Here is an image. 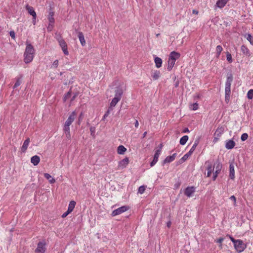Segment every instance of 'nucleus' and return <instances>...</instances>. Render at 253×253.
<instances>
[{
  "mask_svg": "<svg viewBox=\"0 0 253 253\" xmlns=\"http://www.w3.org/2000/svg\"><path fill=\"white\" fill-rule=\"evenodd\" d=\"M35 54V49L33 45L30 43L26 44V47L24 52V61L26 63H29L33 59Z\"/></svg>",
  "mask_w": 253,
  "mask_h": 253,
  "instance_id": "nucleus-1",
  "label": "nucleus"
},
{
  "mask_svg": "<svg viewBox=\"0 0 253 253\" xmlns=\"http://www.w3.org/2000/svg\"><path fill=\"white\" fill-rule=\"evenodd\" d=\"M233 80V75L231 73L229 72L227 74L226 81L225 82V101H228L229 100L231 94V85Z\"/></svg>",
  "mask_w": 253,
  "mask_h": 253,
  "instance_id": "nucleus-2",
  "label": "nucleus"
},
{
  "mask_svg": "<svg viewBox=\"0 0 253 253\" xmlns=\"http://www.w3.org/2000/svg\"><path fill=\"white\" fill-rule=\"evenodd\" d=\"M115 97L112 99L109 107L110 109L111 108L113 110V107H114L118 102L121 100L123 94V90L121 87H117L115 89Z\"/></svg>",
  "mask_w": 253,
  "mask_h": 253,
  "instance_id": "nucleus-3",
  "label": "nucleus"
},
{
  "mask_svg": "<svg viewBox=\"0 0 253 253\" xmlns=\"http://www.w3.org/2000/svg\"><path fill=\"white\" fill-rule=\"evenodd\" d=\"M227 237H228L231 241L233 242L234 244V248L237 252L241 253L243 252L244 250L246 249V245L242 240H236L229 235H227Z\"/></svg>",
  "mask_w": 253,
  "mask_h": 253,
  "instance_id": "nucleus-4",
  "label": "nucleus"
},
{
  "mask_svg": "<svg viewBox=\"0 0 253 253\" xmlns=\"http://www.w3.org/2000/svg\"><path fill=\"white\" fill-rule=\"evenodd\" d=\"M46 243L45 241L39 242L35 252V253H44L46 251Z\"/></svg>",
  "mask_w": 253,
  "mask_h": 253,
  "instance_id": "nucleus-5",
  "label": "nucleus"
},
{
  "mask_svg": "<svg viewBox=\"0 0 253 253\" xmlns=\"http://www.w3.org/2000/svg\"><path fill=\"white\" fill-rule=\"evenodd\" d=\"M198 144V141H195L194 144L191 148L190 150L188 152H187L186 154H185L181 159L180 160L182 162H185L189 156H190L193 153L194 150H195L196 147L197 146Z\"/></svg>",
  "mask_w": 253,
  "mask_h": 253,
  "instance_id": "nucleus-6",
  "label": "nucleus"
},
{
  "mask_svg": "<svg viewBox=\"0 0 253 253\" xmlns=\"http://www.w3.org/2000/svg\"><path fill=\"white\" fill-rule=\"evenodd\" d=\"M215 165V171L214 172H213V175L212 176V179L214 181L216 179L218 174L220 172L222 169V164L219 162V161H217Z\"/></svg>",
  "mask_w": 253,
  "mask_h": 253,
  "instance_id": "nucleus-7",
  "label": "nucleus"
},
{
  "mask_svg": "<svg viewBox=\"0 0 253 253\" xmlns=\"http://www.w3.org/2000/svg\"><path fill=\"white\" fill-rule=\"evenodd\" d=\"M128 209L127 206H124L118 208L116 210H114L112 211V215L114 216L119 214H120L126 211Z\"/></svg>",
  "mask_w": 253,
  "mask_h": 253,
  "instance_id": "nucleus-8",
  "label": "nucleus"
},
{
  "mask_svg": "<svg viewBox=\"0 0 253 253\" xmlns=\"http://www.w3.org/2000/svg\"><path fill=\"white\" fill-rule=\"evenodd\" d=\"M58 42L64 54L68 55L69 52L68 51L67 45L65 41L63 39H60L58 40Z\"/></svg>",
  "mask_w": 253,
  "mask_h": 253,
  "instance_id": "nucleus-9",
  "label": "nucleus"
},
{
  "mask_svg": "<svg viewBox=\"0 0 253 253\" xmlns=\"http://www.w3.org/2000/svg\"><path fill=\"white\" fill-rule=\"evenodd\" d=\"M195 192V188L194 186L187 187L184 190V193L188 197H191Z\"/></svg>",
  "mask_w": 253,
  "mask_h": 253,
  "instance_id": "nucleus-10",
  "label": "nucleus"
},
{
  "mask_svg": "<svg viewBox=\"0 0 253 253\" xmlns=\"http://www.w3.org/2000/svg\"><path fill=\"white\" fill-rule=\"evenodd\" d=\"M76 116L77 113L76 111L72 112L71 114L69 115L67 120L66 121L65 124L70 126L72 124V123L74 121Z\"/></svg>",
  "mask_w": 253,
  "mask_h": 253,
  "instance_id": "nucleus-11",
  "label": "nucleus"
},
{
  "mask_svg": "<svg viewBox=\"0 0 253 253\" xmlns=\"http://www.w3.org/2000/svg\"><path fill=\"white\" fill-rule=\"evenodd\" d=\"M206 165H207V177H210L211 175V173L213 171L214 167L212 166V164L209 161H207L205 163Z\"/></svg>",
  "mask_w": 253,
  "mask_h": 253,
  "instance_id": "nucleus-12",
  "label": "nucleus"
},
{
  "mask_svg": "<svg viewBox=\"0 0 253 253\" xmlns=\"http://www.w3.org/2000/svg\"><path fill=\"white\" fill-rule=\"evenodd\" d=\"M229 0H218L214 6V9L215 10L216 7L220 9L222 8L225 6Z\"/></svg>",
  "mask_w": 253,
  "mask_h": 253,
  "instance_id": "nucleus-13",
  "label": "nucleus"
},
{
  "mask_svg": "<svg viewBox=\"0 0 253 253\" xmlns=\"http://www.w3.org/2000/svg\"><path fill=\"white\" fill-rule=\"evenodd\" d=\"M161 154L160 150H157L155 151V153L153 158V161L150 163V166L151 167H153L158 162V158L159 157L160 155Z\"/></svg>",
  "mask_w": 253,
  "mask_h": 253,
  "instance_id": "nucleus-14",
  "label": "nucleus"
},
{
  "mask_svg": "<svg viewBox=\"0 0 253 253\" xmlns=\"http://www.w3.org/2000/svg\"><path fill=\"white\" fill-rule=\"evenodd\" d=\"M129 163V159L128 158L126 157L122 161H121L119 163V168L120 169H124L126 167Z\"/></svg>",
  "mask_w": 253,
  "mask_h": 253,
  "instance_id": "nucleus-15",
  "label": "nucleus"
},
{
  "mask_svg": "<svg viewBox=\"0 0 253 253\" xmlns=\"http://www.w3.org/2000/svg\"><path fill=\"white\" fill-rule=\"evenodd\" d=\"M229 177L231 179L235 178V170L233 163H230L229 165Z\"/></svg>",
  "mask_w": 253,
  "mask_h": 253,
  "instance_id": "nucleus-16",
  "label": "nucleus"
},
{
  "mask_svg": "<svg viewBox=\"0 0 253 253\" xmlns=\"http://www.w3.org/2000/svg\"><path fill=\"white\" fill-rule=\"evenodd\" d=\"M40 161V158L39 156L37 155H35L33 156L31 158V162L32 163L34 166H37L38 165Z\"/></svg>",
  "mask_w": 253,
  "mask_h": 253,
  "instance_id": "nucleus-17",
  "label": "nucleus"
},
{
  "mask_svg": "<svg viewBox=\"0 0 253 253\" xmlns=\"http://www.w3.org/2000/svg\"><path fill=\"white\" fill-rule=\"evenodd\" d=\"M235 145V142L232 140H229L226 141L225 147L227 149H231L234 148Z\"/></svg>",
  "mask_w": 253,
  "mask_h": 253,
  "instance_id": "nucleus-18",
  "label": "nucleus"
},
{
  "mask_svg": "<svg viewBox=\"0 0 253 253\" xmlns=\"http://www.w3.org/2000/svg\"><path fill=\"white\" fill-rule=\"evenodd\" d=\"M180 54L175 51H172L169 55V58L171 59H173L174 61H176V59H178L180 57Z\"/></svg>",
  "mask_w": 253,
  "mask_h": 253,
  "instance_id": "nucleus-19",
  "label": "nucleus"
},
{
  "mask_svg": "<svg viewBox=\"0 0 253 253\" xmlns=\"http://www.w3.org/2000/svg\"><path fill=\"white\" fill-rule=\"evenodd\" d=\"M241 51L242 53L246 56L249 57L251 56V52L248 47L245 45L241 46Z\"/></svg>",
  "mask_w": 253,
  "mask_h": 253,
  "instance_id": "nucleus-20",
  "label": "nucleus"
},
{
  "mask_svg": "<svg viewBox=\"0 0 253 253\" xmlns=\"http://www.w3.org/2000/svg\"><path fill=\"white\" fill-rule=\"evenodd\" d=\"M30 138H27L24 142L22 146L21 147V151L23 152H25L27 150L28 146H29L30 143Z\"/></svg>",
  "mask_w": 253,
  "mask_h": 253,
  "instance_id": "nucleus-21",
  "label": "nucleus"
},
{
  "mask_svg": "<svg viewBox=\"0 0 253 253\" xmlns=\"http://www.w3.org/2000/svg\"><path fill=\"white\" fill-rule=\"evenodd\" d=\"M26 10L28 11V13L31 15L33 17H36V13L35 11L34 8L32 6H30L29 5H27L26 7Z\"/></svg>",
  "mask_w": 253,
  "mask_h": 253,
  "instance_id": "nucleus-22",
  "label": "nucleus"
},
{
  "mask_svg": "<svg viewBox=\"0 0 253 253\" xmlns=\"http://www.w3.org/2000/svg\"><path fill=\"white\" fill-rule=\"evenodd\" d=\"M78 37L82 45L83 46H84L85 45V41L84 40V34H83L82 32H79Z\"/></svg>",
  "mask_w": 253,
  "mask_h": 253,
  "instance_id": "nucleus-23",
  "label": "nucleus"
},
{
  "mask_svg": "<svg viewBox=\"0 0 253 253\" xmlns=\"http://www.w3.org/2000/svg\"><path fill=\"white\" fill-rule=\"evenodd\" d=\"M175 61L173 60V59H171L170 58H169L168 60V66L167 69L169 71H170L172 70V68L173 67L174 64H175Z\"/></svg>",
  "mask_w": 253,
  "mask_h": 253,
  "instance_id": "nucleus-24",
  "label": "nucleus"
},
{
  "mask_svg": "<svg viewBox=\"0 0 253 253\" xmlns=\"http://www.w3.org/2000/svg\"><path fill=\"white\" fill-rule=\"evenodd\" d=\"M154 61L157 68H159L162 66V60L161 58L156 57L155 58Z\"/></svg>",
  "mask_w": 253,
  "mask_h": 253,
  "instance_id": "nucleus-25",
  "label": "nucleus"
},
{
  "mask_svg": "<svg viewBox=\"0 0 253 253\" xmlns=\"http://www.w3.org/2000/svg\"><path fill=\"white\" fill-rule=\"evenodd\" d=\"M76 205V202L75 201H71L69 204L67 211L70 212H72L75 207Z\"/></svg>",
  "mask_w": 253,
  "mask_h": 253,
  "instance_id": "nucleus-26",
  "label": "nucleus"
},
{
  "mask_svg": "<svg viewBox=\"0 0 253 253\" xmlns=\"http://www.w3.org/2000/svg\"><path fill=\"white\" fill-rule=\"evenodd\" d=\"M44 176L45 178H46L48 181L50 182V183H54L55 182V180L54 178L52 177V176L47 173H44Z\"/></svg>",
  "mask_w": 253,
  "mask_h": 253,
  "instance_id": "nucleus-27",
  "label": "nucleus"
},
{
  "mask_svg": "<svg viewBox=\"0 0 253 253\" xmlns=\"http://www.w3.org/2000/svg\"><path fill=\"white\" fill-rule=\"evenodd\" d=\"M126 151V149L123 145H120L117 148V152L119 154L123 155Z\"/></svg>",
  "mask_w": 253,
  "mask_h": 253,
  "instance_id": "nucleus-28",
  "label": "nucleus"
},
{
  "mask_svg": "<svg viewBox=\"0 0 253 253\" xmlns=\"http://www.w3.org/2000/svg\"><path fill=\"white\" fill-rule=\"evenodd\" d=\"M53 16H54V12L50 11L49 12L48 19L49 23H50V24L54 23V18L53 17Z\"/></svg>",
  "mask_w": 253,
  "mask_h": 253,
  "instance_id": "nucleus-29",
  "label": "nucleus"
},
{
  "mask_svg": "<svg viewBox=\"0 0 253 253\" xmlns=\"http://www.w3.org/2000/svg\"><path fill=\"white\" fill-rule=\"evenodd\" d=\"M188 136L187 135L182 136L180 139V144L182 145H185L188 140Z\"/></svg>",
  "mask_w": 253,
  "mask_h": 253,
  "instance_id": "nucleus-30",
  "label": "nucleus"
},
{
  "mask_svg": "<svg viewBox=\"0 0 253 253\" xmlns=\"http://www.w3.org/2000/svg\"><path fill=\"white\" fill-rule=\"evenodd\" d=\"M160 76V72L159 71H155L152 75V77L154 80H157L159 79Z\"/></svg>",
  "mask_w": 253,
  "mask_h": 253,
  "instance_id": "nucleus-31",
  "label": "nucleus"
},
{
  "mask_svg": "<svg viewBox=\"0 0 253 253\" xmlns=\"http://www.w3.org/2000/svg\"><path fill=\"white\" fill-rule=\"evenodd\" d=\"M224 128L222 127H218L216 129L215 134L217 137H220V135L223 132Z\"/></svg>",
  "mask_w": 253,
  "mask_h": 253,
  "instance_id": "nucleus-32",
  "label": "nucleus"
},
{
  "mask_svg": "<svg viewBox=\"0 0 253 253\" xmlns=\"http://www.w3.org/2000/svg\"><path fill=\"white\" fill-rule=\"evenodd\" d=\"M173 158L171 157V156H167L166 159L163 161V164H166V163H169L172 161H173Z\"/></svg>",
  "mask_w": 253,
  "mask_h": 253,
  "instance_id": "nucleus-33",
  "label": "nucleus"
},
{
  "mask_svg": "<svg viewBox=\"0 0 253 253\" xmlns=\"http://www.w3.org/2000/svg\"><path fill=\"white\" fill-rule=\"evenodd\" d=\"M223 48L221 45H217L216 47V51L217 54V57H218L222 51Z\"/></svg>",
  "mask_w": 253,
  "mask_h": 253,
  "instance_id": "nucleus-34",
  "label": "nucleus"
},
{
  "mask_svg": "<svg viewBox=\"0 0 253 253\" xmlns=\"http://www.w3.org/2000/svg\"><path fill=\"white\" fill-rule=\"evenodd\" d=\"M21 77H21L20 78H16V82L13 86V88H15L20 85V84L21 83Z\"/></svg>",
  "mask_w": 253,
  "mask_h": 253,
  "instance_id": "nucleus-35",
  "label": "nucleus"
},
{
  "mask_svg": "<svg viewBox=\"0 0 253 253\" xmlns=\"http://www.w3.org/2000/svg\"><path fill=\"white\" fill-rule=\"evenodd\" d=\"M145 188H146V186H145L144 185H142V186H140L138 190V193L140 194H142L143 193H144V192L145 190Z\"/></svg>",
  "mask_w": 253,
  "mask_h": 253,
  "instance_id": "nucleus-36",
  "label": "nucleus"
},
{
  "mask_svg": "<svg viewBox=\"0 0 253 253\" xmlns=\"http://www.w3.org/2000/svg\"><path fill=\"white\" fill-rule=\"evenodd\" d=\"M247 97L250 99L253 98V89H250L248 91L247 93Z\"/></svg>",
  "mask_w": 253,
  "mask_h": 253,
  "instance_id": "nucleus-37",
  "label": "nucleus"
},
{
  "mask_svg": "<svg viewBox=\"0 0 253 253\" xmlns=\"http://www.w3.org/2000/svg\"><path fill=\"white\" fill-rule=\"evenodd\" d=\"M112 109H110V108L109 107L107 111L105 112V114L104 115L102 120H105L106 118L107 117L108 115L110 114V112L112 111Z\"/></svg>",
  "mask_w": 253,
  "mask_h": 253,
  "instance_id": "nucleus-38",
  "label": "nucleus"
},
{
  "mask_svg": "<svg viewBox=\"0 0 253 253\" xmlns=\"http://www.w3.org/2000/svg\"><path fill=\"white\" fill-rule=\"evenodd\" d=\"M226 58H227V61L229 62V63H231L233 62V59H232V55L231 54L227 52V53H226Z\"/></svg>",
  "mask_w": 253,
  "mask_h": 253,
  "instance_id": "nucleus-39",
  "label": "nucleus"
},
{
  "mask_svg": "<svg viewBox=\"0 0 253 253\" xmlns=\"http://www.w3.org/2000/svg\"><path fill=\"white\" fill-rule=\"evenodd\" d=\"M247 39L251 44L253 45V37L251 34L247 35Z\"/></svg>",
  "mask_w": 253,
  "mask_h": 253,
  "instance_id": "nucleus-40",
  "label": "nucleus"
},
{
  "mask_svg": "<svg viewBox=\"0 0 253 253\" xmlns=\"http://www.w3.org/2000/svg\"><path fill=\"white\" fill-rule=\"evenodd\" d=\"M63 130L65 133L70 132V126L65 124L63 127Z\"/></svg>",
  "mask_w": 253,
  "mask_h": 253,
  "instance_id": "nucleus-41",
  "label": "nucleus"
},
{
  "mask_svg": "<svg viewBox=\"0 0 253 253\" xmlns=\"http://www.w3.org/2000/svg\"><path fill=\"white\" fill-rule=\"evenodd\" d=\"M198 108V104L197 103H193L191 105L190 109L192 110H197Z\"/></svg>",
  "mask_w": 253,
  "mask_h": 253,
  "instance_id": "nucleus-42",
  "label": "nucleus"
},
{
  "mask_svg": "<svg viewBox=\"0 0 253 253\" xmlns=\"http://www.w3.org/2000/svg\"><path fill=\"white\" fill-rule=\"evenodd\" d=\"M71 96V91L70 90L68 91L64 96V101H66L67 99H68Z\"/></svg>",
  "mask_w": 253,
  "mask_h": 253,
  "instance_id": "nucleus-43",
  "label": "nucleus"
},
{
  "mask_svg": "<svg viewBox=\"0 0 253 253\" xmlns=\"http://www.w3.org/2000/svg\"><path fill=\"white\" fill-rule=\"evenodd\" d=\"M248 135L246 133H243L241 137V139L242 141H245L248 139Z\"/></svg>",
  "mask_w": 253,
  "mask_h": 253,
  "instance_id": "nucleus-44",
  "label": "nucleus"
},
{
  "mask_svg": "<svg viewBox=\"0 0 253 253\" xmlns=\"http://www.w3.org/2000/svg\"><path fill=\"white\" fill-rule=\"evenodd\" d=\"M58 65V60H55L52 65V68H56L57 67Z\"/></svg>",
  "mask_w": 253,
  "mask_h": 253,
  "instance_id": "nucleus-45",
  "label": "nucleus"
},
{
  "mask_svg": "<svg viewBox=\"0 0 253 253\" xmlns=\"http://www.w3.org/2000/svg\"><path fill=\"white\" fill-rule=\"evenodd\" d=\"M224 238L221 237L219 238L218 239L215 240V242L217 243L221 244V243H222V242L224 241Z\"/></svg>",
  "mask_w": 253,
  "mask_h": 253,
  "instance_id": "nucleus-46",
  "label": "nucleus"
},
{
  "mask_svg": "<svg viewBox=\"0 0 253 253\" xmlns=\"http://www.w3.org/2000/svg\"><path fill=\"white\" fill-rule=\"evenodd\" d=\"M9 35L10 36V37H11V38H12L13 39H15V32L13 31H11L10 32H9Z\"/></svg>",
  "mask_w": 253,
  "mask_h": 253,
  "instance_id": "nucleus-47",
  "label": "nucleus"
},
{
  "mask_svg": "<svg viewBox=\"0 0 253 253\" xmlns=\"http://www.w3.org/2000/svg\"><path fill=\"white\" fill-rule=\"evenodd\" d=\"M53 26V24H51L50 25V23H49L48 26L47 27V30L48 31H51L52 30Z\"/></svg>",
  "mask_w": 253,
  "mask_h": 253,
  "instance_id": "nucleus-48",
  "label": "nucleus"
},
{
  "mask_svg": "<svg viewBox=\"0 0 253 253\" xmlns=\"http://www.w3.org/2000/svg\"><path fill=\"white\" fill-rule=\"evenodd\" d=\"M230 199L231 200H232V201H233L234 202V204H236V197L234 195L231 196L230 197Z\"/></svg>",
  "mask_w": 253,
  "mask_h": 253,
  "instance_id": "nucleus-49",
  "label": "nucleus"
},
{
  "mask_svg": "<svg viewBox=\"0 0 253 253\" xmlns=\"http://www.w3.org/2000/svg\"><path fill=\"white\" fill-rule=\"evenodd\" d=\"M71 213L70 212H69V211H67L66 212H64V213L62 214V217L63 218H64V217H66V216H67L69 213Z\"/></svg>",
  "mask_w": 253,
  "mask_h": 253,
  "instance_id": "nucleus-50",
  "label": "nucleus"
},
{
  "mask_svg": "<svg viewBox=\"0 0 253 253\" xmlns=\"http://www.w3.org/2000/svg\"><path fill=\"white\" fill-rule=\"evenodd\" d=\"M77 96H78V93H75L74 94L73 96L72 97V98L71 99V101H73L77 97Z\"/></svg>",
  "mask_w": 253,
  "mask_h": 253,
  "instance_id": "nucleus-51",
  "label": "nucleus"
},
{
  "mask_svg": "<svg viewBox=\"0 0 253 253\" xmlns=\"http://www.w3.org/2000/svg\"><path fill=\"white\" fill-rule=\"evenodd\" d=\"M65 133V135H66V137L70 139L71 138V134H70V132H66V133Z\"/></svg>",
  "mask_w": 253,
  "mask_h": 253,
  "instance_id": "nucleus-52",
  "label": "nucleus"
},
{
  "mask_svg": "<svg viewBox=\"0 0 253 253\" xmlns=\"http://www.w3.org/2000/svg\"><path fill=\"white\" fill-rule=\"evenodd\" d=\"M182 132H183V133L189 132V129H188V128L186 127V128H185L183 130Z\"/></svg>",
  "mask_w": 253,
  "mask_h": 253,
  "instance_id": "nucleus-53",
  "label": "nucleus"
},
{
  "mask_svg": "<svg viewBox=\"0 0 253 253\" xmlns=\"http://www.w3.org/2000/svg\"><path fill=\"white\" fill-rule=\"evenodd\" d=\"M138 125H139L138 121L137 120H136L135 122V123H134L135 127H138Z\"/></svg>",
  "mask_w": 253,
  "mask_h": 253,
  "instance_id": "nucleus-54",
  "label": "nucleus"
},
{
  "mask_svg": "<svg viewBox=\"0 0 253 253\" xmlns=\"http://www.w3.org/2000/svg\"><path fill=\"white\" fill-rule=\"evenodd\" d=\"M176 156H177V154L175 153L173 154L171 156L172 158H173V160H174Z\"/></svg>",
  "mask_w": 253,
  "mask_h": 253,
  "instance_id": "nucleus-55",
  "label": "nucleus"
},
{
  "mask_svg": "<svg viewBox=\"0 0 253 253\" xmlns=\"http://www.w3.org/2000/svg\"><path fill=\"white\" fill-rule=\"evenodd\" d=\"M90 131H91V134H92L94 132V128L93 127H90Z\"/></svg>",
  "mask_w": 253,
  "mask_h": 253,
  "instance_id": "nucleus-56",
  "label": "nucleus"
},
{
  "mask_svg": "<svg viewBox=\"0 0 253 253\" xmlns=\"http://www.w3.org/2000/svg\"><path fill=\"white\" fill-rule=\"evenodd\" d=\"M162 147H163V144H161L159 145V148L158 149V150H160V153H161Z\"/></svg>",
  "mask_w": 253,
  "mask_h": 253,
  "instance_id": "nucleus-57",
  "label": "nucleus"
},
{
  "mask_svg": "<svg viewBox=\"0 0 253 253\" xmlns=\"http://www.w3.org/2000/svg\"><path fill=\"white\" fill-rule=\"evenodd\" d=\"M193 14H197L198 13V11L196 10L193 9L192 11Z\"/></svg>",
  "mask_w": 253,
  "mask_h": 253,
  "instance_id": "nucleus-58",
  "label": "nucleus"
},
{
  "mask_svg": "<svg viewBox=\"0 0 253 253\" xmlns=\"http://www.w3.org/2000/svg\"><path fill=\"white\" fill-rule=\"evenodd\" d=\"M36 17H33V23L34 25H35L36 24Z\"/></svg>",
  "mask_w": 253,
  "mask_h": 253,
  "instance_id": "nucleus-59",
  "label": "nucleus"
},
{
  "mask_svg": "<svg viewBox=\"0 0 253 253\" xmlns=\"http://www.w3.org/2000/svg\"><path fill=\"white\" fill-rule=\"evenodd\" d=\"M170 225H171V222L170 221L167 223L168 227H169Z\"/></svg>",
  "mask_w": 253,
  "mask_h": 253,
  "instance_id": "nucleus-60",
  "label": "nucleus"
},
{
  "mask_svg": "<svg viewBox=\"0 0 253 253\" xmlns=\"http://www.w3.org/2000/svg\"><path fill=\"white\" fill-rule=\"evenodd\" d=\"M146 134H147V132L146 131L144 132V133L143 134V137H145V136L146 135Z\"/></svg>",
  "mask_w": 253,
  "mask_h": 253,
  "instance_id": "nucleus-61",
  "label": "nucleus"
},
{
  "mask_svg": "<svg viewBox=\"0 0 253 253\" xmlns=\"http://www.w3.org/2000/svg\"><path fill=\"white\" fill-rule=\"evenodd\" d=\"M219 247L220 249H221L222 248V243H221V244H219Z\"/></svg>",
  "mask_w": 253,
  "mask_h": 253,
  "instance_id": "nucleus-62",
  "label": "nucleus"
},
{
  "mask_svg": "<svg viewBox=\"0 0 253 253\" xmlns=\"http://www.w3.org/2000/svg\"><path fill=\"white\" fill-rule=\"evenodd\" d=\"M178 83H176L175 84V86L177 87V86H178Z\"/></svg>",
  "mask_w": 253,
  "mask_h": 253,
  "instance_id": "nucleus-63",
  "label": "nucleus"
},
{
  "mask_svg": "<svg viewBox=\"0 0 253 253\" xmlns=\"http://www.w3.org/2000/svg\"><path fill=\"white\" fill-rule=\"evenodd\" d=\"M183 162H182V161L180 160V159L179 160V164H181V163H183Z\"/></svg>",
  "mask_w": 253,
  "mask_h": 253,
  "instance_id": "nucleus-64",
  "label": "nucleus"
}]
</instances>
